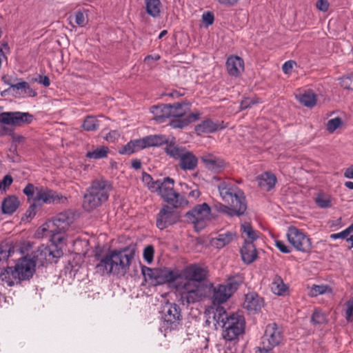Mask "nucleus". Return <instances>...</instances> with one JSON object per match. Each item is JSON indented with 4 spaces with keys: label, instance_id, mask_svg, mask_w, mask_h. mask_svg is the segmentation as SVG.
<instances>
[{
    "label": "nucleus",
    "instance_id": "9b49d317",
    "mask_svg": "<svg viewBox=\"0 0 353 353\" xmlns=\"http://www.w3.org/2000/svg\"><path fill=\"white\" fill-rule=\"evenodd\" d=\"M185 217L194 225L197 230H201L205 225V221L212 219L211 208L206 203L196 205L185 214Z\"/></svg>",
    "mask_w": 353,
    "mask_h": 353
},
{
    "label": "nucleus",
    "instance_id": "c85d7f7f",
    "mask_svg": "<svg viewBox=\"0 0 353 353\" xmlns=\"http://www.w3.org/2000/svg\"><path fill=\"white\" fill-rule=\"evenodd\" d=\"M257 182L262 190L269 192L274 188L276 178L274 174L266 172L257 177Z\"/></svg>",
    "mask_w": 353,
    "mask_h": 353
},
{
    "label": "nucleus",
    "instance_id": "a878e982",
    "mask_svg": "<svg viewBox=\"0 0 353 353\" xmlns=\"http://www.w3.org/2000/svg\"><path fill=\"white\" fill-rule=\"evenodd\" d=\"M263 306V299L256 292H250L245 295L243 307L251 312H257Z\"/></svg>",
    "mask_w": 353,
    "mask_h": 353
},
{
    "label": "nucleus",
    "instance_id": "49530a36",
    "mask_svg": "<svg viewBox=\"0 0 353 353\" xmlns=\"http://www.w3.org/2000/svg\"><path fill=\"white\" fill-rule=\"evenodd\" d=\"M259 102H260V100L259 98L247 97L241 101L240 108L241 110H245L248 108H250L254 105L257 104Z\"/></svg>",
    "mask_w": 353,
    "mask_h": 353
},
{
    "label": "nucleus",
    "instance_id": "473e14b6",
    "mask_svg": "<svg viewBox=\"0 0 353 353\" xmlns=\"http://www.w3.org/2000/svg\"><path fill=\"white\" fill-rule=\"evenodd\" d=\"M146 141L148 148L150 147H160L163 145L167 144L170 138L166 137V136L163 134H154L146 136Z\"/></svg>",
    "mask_w": 353,
    "mask_h": 353
},
{
    "label": "nucleus",
    "instance_id": "c756f323",
    "mask_svg": "<svg viewBox=\"0 0 353 353\" xmlns=\"http://www.w3.org/2000/svg\"><path fill=\"white\" fill-rule=\"evenodd\" d=\"M20 201L15 195L6 197L1 203V211L4 214L11 215L19 208Z\"/></svg>",
    "mask_w": 353,
    "mask_h": 353
},
{
    "label": "nucleus",
    "instance_id": "1a4fd4ad",
    "mask_svg": "<svg viewBox=\"0 0 353 353\" xmlns=\"http://www.w3.org/2000/svg\"><path fill=\"white\" fill-rule=\"evenodd\" d=\"M181 299L187 304L200 301L205 296V285H195L192 282H179L175 285Z\"/></svg>",
    "mask_w": 353,
    "mask_h": 353
},
{
    "label": "nucleus",
    "instance_id": "6ab92c4d",
    "mask_svg": "<svg viewBox=\"0 0 353 353\" xmlns=\"http://www.w3.org/2000/svg\"><path fill=\"white\" fill-rule=\"evenodd\" d=\"M172 206L163 205L157 215L156 225L160 230H164L174 224L179 219V216L174 212Z\"/></svg>",
    "mask_w": 353,
    "mask_h": 353
},
{
    "label": "nucleus",
    "instance_id": "ddd939ff",
    "mask_svg": "<svg viewBox=\"0 0 353 353\" xmlns=\"http://www.w3.org/2000/svg\"><path fill=\"white\" fill-rule=\"evenodd\" d=\"M286 236L288 241L296 250L307 253L312 250V245L310 239L296 227H289Z\"/></svg>",
    "mask_w": 353,
    "mask_h": 353
},
{
    "label": "nucleus",
    "instance_id": "e2e57ef3",
    "mask_svg": "<svg viewBox=\"0 0 353 353\" xmlns=\"http://www.w3.org/2000/svg\"><path fill=\"white\" fill-rule=\"evenodd\" d=\"M35 81L39 82L45 87H48L50 85V80L47 76L38 75V77L35 79Z\"/></svg>",
    "mask_w": 353,
    "mask_h": 353
},
{
    "label": "nucleus",
    "instance_id": "2eb2a0df",
    "mask_svg": "<svg viewBox=\"0 0 353 353\" xmlns=\"http://www.w3.org/2000/svg\"><path fill=\"white\" fill-rule=\"evenodd\" d=\"M34 262L30 256H26L20 259L13 267V273L16 276L17 283L31 279L35 272Z\"/></svg>",
    "mask_w": 353,
    "mask_h": 353
},
{
    "label": "nucleus",
    "instance_id": "a18cd8bd",
    "mask_svg": "<svg viewBox=\"0 0 353 353\" xmlns=\"http://www.w3.org/2000/svg\"><path fill=\"white\" fill-rule=\"evenodd\" d=\"M343 123L342 119L340 117H336L330 119L327 123V130L330 132H334Z\"/></svg>",
    "mask_w": 353,
    "mask_h": 353
},
{
    "label": "nucleus",
    "instance_id": "0eeeda50",
    "mask_svg": "<svg viewBox=\"0 0 353 353\" xmlns=\"http://www.w3.org/2000/svg\"><path fill=\"white\" fill-rule=\"evenodd\" d=\"M174 180L169 176L161 180L157 193L167 203L174 208L188 205V201L181 194L174 190Z\"/></svg>",
    "mask_w": 353,
    "mask_h": 353
},
{
    "label": "nucleus",
    "instance_id": "58836bf2",
    "mask_svg": "<svg viewBox=\"0 0 353 353\" xmlns=\"http://www.w3.org/2000/svg\"><path fill=\"white\" fill-rule=\"evenodd\" d=\"M82 126L86 131H95L99 128V121L94 116H88L85 117Z\"/></svg>",
    "mask_w": 353,
    "mask_h": 353
},
{
    "label": "nucleus",
    "instance_id": "cd10ccee",
    "mask_svg": "<svg viewBox=\"0 0 353 353\" xmlns=\"http://www.w3.org/2000/svg\"><path fill=\"white\" fill-rule=\"evenodd\" d=\"M219 123L214 122L211 119H205L195 126V132L197 134L213 133L219 129H223Z\"/></svg>",
    "mask_w": 353,
    "mask_h": 353
},
{
    "label": "nucleus",
    "instance_id": "680f3d73",
    "mask_svg": "<svg viewBox=\"0 0 353 353\" xmlns=\"http://www.w3.org/2000/svg\"><path fill=\"white\" fill-rule=\"evenodd\" d=\"M161 179H158L156 181L152 180L149 185H145L148 190L152 192H157L158 189H159V184Z\"/></svg>",
    "mask_w": 353,
    "mask_h": 353
},
{
    "label": "nucleus",
    "instance_id": "a19ab883",
    "mask_svg": "<svg viewBox=\"0 0 353 353\" xmlns=\"http://www.w3.org/2000/svg\"><path fill=\"white\" fill-rule=\"evenodd\" d=\"M272 291L277 295H283L284 293L287 291L288 288L284 284L283 281L279 278L276 281H274L272 283Z\"/></svg>",
    "mask_w": 353,
    "mask_h": 353
},
{
    "label": "nucleus",
    "instance_id": "4be33fe9",
    "mask_svg": "<svg viewBox=\"0 0 353 353\" xmlns=\"http://www.w3.org/2000/svg\"><path fill=\"white\" fill-rule=\"evenodd\" d=\"M201 160L208 170L214 172H221L225 165L221 158L210 153L203 154Z\"/></svg>",
    "mask_w": 353,
    "mask_h": 353
},
{
    "label": "nucleus",
    "instance_id": "c03bdc74",
    "mask_svg": "<svg viewBox=\"0 0 353 353\" xmlns=\"http://www.w3.org/2000/svg\"><path fill=\"white\" fill-rule=\"evenodd\" d=\"M118 152L120 154H124V155H130L134 152H137V151L135 150L133 140H131L125 145L121 146L119 149Z\"/></svg>",
    "mask_w": 353,
    "mask_h": 353
},
{
    "label": "nucleus",
    "instance_id": "4d7b16f0",
    "mask_svg": "<svg viewBox=\"0 0 353 353\" xmlns=\"http://www.w3.org/2000/svg\"><path fill=\"white\" fill-rule=\"evenodd\" d=\"M350 233L347 229V228L346 229H345L344 230L339 232V233H333V234H331L330 236V238L332 239H347V237L348 236H350Z\"/></svg>",
    "mask_w": 353,
    "mask_h": 353
},
{
    "label": "nucleus",
    "instance_id": "e433bc0d",
    "mask_svg": "<svg viewBox=\"0 0 353 353\" xmlns=\"http://www.w3.org/2000/svg\"><path fill=\"white\" fill-rule=\"evenodd\" d=\"M108 148L106 146H101L92 151H88L85 157L88 159H100L105 158L108 153Z\"/></svg>",
    "mask_w": 353,
    "mask_h": 353
},
{
    "label": "nucleus",
    "instance_id": "5fc2aeb1",
    "mask_svg": "<svg viewBox=\"0 0 353 353\" xmlns=\"http://www.w3.org/2000/svg\"><path fill=\"white\" fill-rule=\"evenodd\" d=\"M346 306L345 318L346 320L350 322L352 321V316L353 314V297L347 301Z\"/></svg>",
    "mask_w": 353,
    "mask_h": 353
},
{
    "label": "nucleus",
    "instance_id": "0e129e2a",
    "mask_svg": "<svg viewBox=\"0 0 353 353\" xmlns=\"http://www.w3.org/2000/svg\"><path fill=\"white\" fill-rule=\"evenodd\" d=\"M315 6L319 10L322 12L327 11L330 7L329 1H316Z\"/></svg>",
    "mask_w": 353,
    "mask_h": 353
},
{
    "label": "nucleus",
    "instance_id": "37998d69",
    "mask_svg": "<svg viewBox=\"0 0 353 353\" xmlns=\"http://www.w3.org/2000/svg\"><path fill=\"white\" fill-rule=\"evenodd\" d=\"M13 250L11 246L7 243L0 244V261H6Z\"/></svg>",
    "mask_w": 353,
    "mask_h": 353
},
{
    "label": "nucleus",
    "instance_id": "412c9836",
    "mask_svg": "<svg viewBox=\"0 0 353 353\" xmlns=\"http://www.w3.org/2000/svg\"><path fill=\"white\" fill-rule=\"evenodd\" d=\"M187 148L183 145H179L176 140V138L172 137L168 140L164 152L170 158L179 161L183 154L187 151Z\"/></svg>",
    "mask_w": 353,
    "mask_h": 353
},
{
    "label": "nucleus",
    "instance_id": "b1692460",
    "mask_svg": "<svg viewBox=\"0 0 353 353\" xmlns=\"http://www.w3.org/2000/svg\"><path fill=\"white\" fill-rule=\"evenodd\" d=\"M50 253V250L48 247L41 245L30 254H28V256H30V259L34 262L35 265H39L43 266L46 263H52Z\"/></svg>",
    "mask_w": 353,
    "mask_h": 353
},
{
    "label": "nucleus",
    "instance_id": "393cba45",
    "mask_svg": "<svg viewBox=\"0 0 353 353\" xmlns=\"http://www.w3.org/2000/svg\"><path fill=\"white\" fill-rule=\"evenodd\" d=\"M225 65L228 74L232 77H237L244 70V61L238 56L229 57Z\"/></svg>",
    "mask_w": 353,
    "mask_h": 353
},
{
    "label": "nucleus",
    "instance_id": "f03ea898",
    "mask_svg": "<svg viewBox=\"0 0 353 353\" xmlns=\"http://www.w3.org/2000/svg\"><path fill=\"white\" fill-rule=\"evenodd\" d=\"M135 252V246L130 245L111 250L102 256L97 254L96 258L99 261L96 265L97 272L101 275L124 276L129 270Z\"/></svg>",
    "mask_w": 353,
    "mask_h": 353
},
{
    "label": "nucleus",
    "instance_id": "603ef678",
    "mask_svg": "<svg viewBox=\"0 0 353 353\" xmlns=\"http://www.w3.org/2000/svg\"><path fill=\"white\" fill-rule=\"evenodd\" d=\"M12 181L13 179L11 175H5L3 179L0 181V191L5 192L11 185Z\"/></svg>",
    "mask_w": 353,
    "mask_h": 353
},
{
    "label": "nucleus",
    "instance_id": "39448f33",
    "mask_svg": "<svg viewBox=\"0 0 353 353\" xmlns=\"http://www.w3.org/2000/svg\"><path fill=\"white\" fill-rule=\"evenodd\" d=\"M141 273L145 281L150 282L153 285L172 283L181 278V273L178 270L169 268H150L142 265Z\"/></svg>",
    "mask_w": 353,
    "mask_h": 353
},
{
    "label": "nucleus",
    "instance_id": "aec40b11",
    "mask_svg": "<svg viewBox=\"0 0 353 353\" xmlns=\"http://www.w3.org/2000/svg\"><path fill=\"white\" fill-rule=\"evenodd\" d=\"M230 206L225 205L221 203H214L212 208L216 212L228 215L230 217L241 216L243 215L247 210L244 205H237L232 203H228Z\"/></svg>",
    "mask_w": 353,
    "mask_h": 353
},
{
    "label": "nucleus",
    "instance_id": "2f4dec72",
    "mask_svg": "<svg viewBox=\"0 0 353 353\" xmlns=\"http://www.w3.org/2000/svg\"><path fill=\"white\" fill-rule=\"evenodd\" d=\"M235 236V232L228 231L225 233L219 234L216 237L212 239L211 243L216 248L221 249L230 243Z\"/></svg>",
    "mask_w": 353,
    "mask_h": 353
},
{
    "label": "nucleus",
    "instance_id": "864d4df0",
    "mask_svg": "<svg viewBox=\"0 0 353 353\" xmlns=\"http://www.w3.org/2000/svg\"><path fill=\"white\" fill-rule=\"evenodd\" d=\"M133 141L134 144L135 150L137 152L148 148L145 137L141 139H134L133 140Z\"/></svg>",
    "mask_w": 353,
    "mask_h": 353
},
{
    "label": "nucleus",
    "instance_id": "a211bd4d",
    "mask_svg": "<svg viewBox=\"0 0 353 353\" xmlns=\"http://www.w3.org/2000/svg\"><path fill=\"white\" fill-rule=\"evenodd\" d=\"M40 201L46 204H63L68 202V198L53 190L46 188H41L34 199V201Z\"/></svg>",
    "mask_w": 353,
    "mask_h": 353
},
{
    "label": "nucleus",
    "instance_id": "c9c22d12",
    "mask_svg": "<svg viewBox=\"0 0 353 353\" xmlns=\"http://www.w3.org/2000/svg\"><path fill=\"white\" fill-rule=\"evenodd\" d=\"M11 88L13 90H16L17 93L19 94V91L21 90L23 95L27 94L32 97H36L37 95V92L32 89L28 83L26 81H21L15 84L12 83V85H11Z\"/></svg>",
    "mask_w": 353,
    "mask_h": 353
},
{
    "label": "nucleus",
    "instance_id": "7c9ffc66",
    "mask_svg": "<svg viewBox=\"0 0 353 353\" xmlns=\"http://www.w3.org/2000/svg\"><path fill=\"white\" fill-rule=\"evenodd\" d=\"M241 236L244 239V243H252L257 240L260 236V232L254 230L252 226L247 222L241 225Z\"/></svg>",
    "mask_w": 353,
    "mask_h": 353
},
{
    "label": "nucleus",
    "instance_id": "052dcab7",
    "mask_svg": "<svg viewBox=\"0 0 353 353\" xmlns=\"http://www.w3.org/2000/svg\"><path fill=\"white\" fill-rule=\"evenodd\" d=\"M274 347H267L261 343V345L255 348V353H274Z\"/></svg>",
    "mask_w": 353,
    "mask_h": 353
},
{
    "label": "nucleus",
    "instance_id": "f8f14e48",
    "mask_svg": "<svg viewBox=\"0 0 353 353\" xmlns=\"http://www.w3.org/2000/svg\"><path fill=\"white\" fill-rule=\"evenodd\" d=\"M74 214L69 212L65 211L58 214L50 223L48 228L52 233V238L54 241H61L62 237L56 236L61 234L68 228V227L74 221Z\"/></svg>",
    "mask_w": 353,
    "mask_h": 353
},
{
    "label": "nucleus",
    "instance_id": "774afa93",
    "mask_svg": "<svg viewBox=\"0 0 353 353\" xmlns=\"http://www.w3.org/2000/svg\"><path fill=\"white\" fill-rule=\"evenodd\" d=\"M14 134L13 130L8 127L0 125V136L12 135Z\"/></svg>",
    "mask_w": 353,
    "mask_h": 353
},
{
    "label": "nucleus",
    "instance_id": "bb28decb",
    "mask_svg": "<svg viewBox=\"0 0 353 353\" xmlns=\"http://www.w3.org/2000/svg\"><path fill=\"white\" fill-rule=\"evenodd\" d=\"M242 260L246 264H250L254 262L258 255L257 251L254 243H244L240 250Z\"/></svg>",
    "mask_w": 353,
    "mask_h": 353
},
{
    "label": "nucleus",
    "instance_id": "338daca9",
    "mask_svg": "<svg viewBox=\"0 0 353 353\" xmlns=\"http://www.w3.org/2000/svg\"><path fill=\"white\" fill-rule=\"evenodd\" d=\"M295 64V62L293 61H288L284 63L282 66V70L285 74L289 73L292 69L293 68V65Z\"/></svg>",
    "mask_w": 353,
    "mask_h": 353
},
{
    "label": "nucleus",
    "instance_id": "72a5a7b5",
    "mask_svg": "<svg viewBox=\"0 0 353 353\" xmlns=\"http://www.w3.org/2000/svg\"><path fill=\"white\" fill-rule=\"evenodd\" d=\"M298 99L301 104L308 108H312L316 103V95L310 90L300 94Z\"/></svg>",
    "mask_w": 353,
    "mask_h": 353
},
{
    "label": "nucleus",
    "instance_id": "20e7f679",
    "mask_svg": "<svg viewBox=\"0 0 353 353\" xmlns=\"http://www.w3.org/2000/svg\"><path fill=\"white\" fill-rule=\"evenodd\" d=\"M112 185L104 179H97L91 182L83 196V208L91 212L101 206L109 198Z\"/></svg>",
    "mask_w": 353,
    "mask_h": 353
},
{
    "label": "nucleus",
    "instance_id": "6e6d98bb",
    "mask_svg": "<svg viewBox=\"0 0 353 353\" xmlns=\"http://www.w3.org/2000/svg\"><path fill=\"white\" fill-rule=\"evenodd\" d=\"M74 21L78 26L81 27L84 26L85 25V17L84 14L81 11L76 12L74 14Z\"/></svg>",
    "mask_w": 353,
    "mask_h": 353
},
{
    "label": "nucleus",
    "instance_id": "dca6fc26",
    "mask_svg": "<svg viewBox=\"0 0 353 353\" xmlns=\"http://www.w3.org/2000/svg\"><path fill=\"white\" fill-rule=\"evenodd\" d=\"M283 335L282 328L276 323H270L265 327L261 343L267 347H275L279 345L283 341Z\"/></svg>",
    "mask_w": 353,
    "mask_h": 353
},
{
    "label": "nucleus",
    "instance_id": "f257e3e1",
    "mask_svg": "<svg viewBox=\"0 0 353 353\" xmlns=\"http://www.w3.org/2000/svg\"><path fill=\"white\" fill-rule=\"evenodd\" d=\"M190 103L188 101L176 102L172 104H158L150 108L154 119L159 123L170 119L169 125L174 129H183L190 123L197 121L199 112L189 113Z\"/></svg>",
    "mask_w": 353,
    "mask_h": 353
},
{
    "label": "nucleus",
    "instance_id": "4c0bfd02",
    "mask_svg": "<svg viewBox=\"0 0 353 353\" xmlns=\"http://www.w3.org/2000/svg\"><path fill=\"white\" fill-rule=\"evenodd\" d=\"M161 1H146V12L152 17L159 16L161 12Z\"/></svg>",
    "mask_w": 353,
    "mask_h": 353
},
{
    "label": "nucleus",
    "instance_id": "3c124183",
    "mask_svg": "<svg viewBox=\"0 0 353 353\" xmlns=\"http://www.w3.org/2000/svg\"><path fill=\"white\" fill-rule=\"evenodd\" d=\"M48 248L50 250V256L52 262L54 259H59L63 256L62 250L58 248L57 245H52L50 246H48Z\"/></svg>",
    "mask_w": 353,
    "mask_h": 353
},
{
    "label": "nucleus",
    "instance_id": "6e6552de",
    "mask_svg": "<svg viewBox=\"0 0 353 353\" xmlns=\"http://www.w3.org/2000/svg\"><path fill=\"white\" fill-rule=\"evenodd\" d=\"M182 315L180 307L176 303H168L161 314V330L165 333L177 330L181 325Z\"/></svg>",
    "mask_w": 353,
    "mask_h": 353
},
{
    "label": "nucleus",
    "instance_id": "8fccbe9b",
    "mask_svg": "<svg viewBox=\"0 0 353 353\" xmlns=\"http://www.w3.org/2000/svg\"><path fill=\"white\" fill-rule=\"evenodd\" d=\"M154 254V247L151 245L146 246L143 250V259L148 263H151L153 261Z\"/></svg>",
    "mask_w": 353,
    "mask_h": 353
},
{
    "label": "nucleus",
    "instance_id": "13d9d810",
    "mask_svg": "<svg viewBox=\"0 0 353 353\" xmlns=\"http://www.w3.org/2000/svg\"><path fill=\"white\" fill-rule=\"evenodd\" d=\"M275 245L283 253L288 254L292 251V250L287 246L283 241L275 240Z\"/></svg>",
    "mask_w": 353,
    "mask_h": 353
},
{
    "label": "nucleus",
    "instance_id": "69168bd1",
    "mask_svg": "<svg viewBox=\"0 0 353 353\" xmlns=\"http://www.w3.org/2000/svg\"><path fill=\"white\" fill-rule=\"evenodd\" d=\"M34 186L32 183H28L24 188L23 192L28 197L34 195Z\"/></svg>",
    "mask_w": 353,
    "mask_h": 353
},
{
    "label": "nucleus",
    "instance_id": "f3484780",
    "mask_svg": "<svg viewBox=\"0 0 353 353\" xmlns=\"http://www.w3.org/2000/svg\"><path fill=\"white\" fill-rule=\"evenodd\" d=\"M207 268L199 265L193 264L187 266L181 272V277L185 279V282H192L194 284H202L201 283L207 279Z\"/></svg>",
    "mask_w": 353,
    "mask_h": 353
},
{
    "label": "nucleus",
    "instance_id": "79ce46f5",
    "mask_svg": "<svg viewBox=\"0 0 353 353\" xmlns=\"http://www.w3.org/2000/svg\"><path fill=\"white\" fill-rule=\"evenodd\" d=\"M327 321L326 316L319 310H315L312 316L311 322L314 325H322Z\"/></svg>",
    "mask_w": 353,
    "mask_h": 353
},
{
    "label": "nucleus",
    "instance_id": "4468645a",
    "mask_svg": "<svg viewBox=\"0 0 353 353\" xmlns=\"http://www.w3.org/2000/svg\"><path fill=\"white\" fill-rule=\"evenodd\" d=\"M34 115L19 111L3 112L0 114V123L12 127H21L30 124Z\"/></svg>",
    "mask_w": 353,
    "mask_h": 353
},
{
    "label": "nucleus",
    "instance_id": "ea45409f",
    "mask_svg": "<svg viewBox=\"0 0 353 353\" xmlns=\"http://www.w3.org/2000/svg\"><path fill=\"white\" fill-rule=\"evenodd\" d=\"M315 203L318 207L322 209L330 208L332 206L331 196L319 193L315 198Z\"/></svg>",
    "mask_w": 353,
    "mask_h": 353
},
{
    "label": "nucleus",
    "instance_id": "09e8293b",
    "mask_svg": "<svg viewBox=\"0 0 353 353\" xmlns=\"http://www.w3.org/2000/svg\"><path fill=\"white\" fill-rule=\"evenodd\" d=\"M201 19L205 28L212 25L214 21V14L212 11L204 12L201 16Z\"/></svg>",
    "mask_w": 353,
    "mask_h": 353
},
{
    "label": "nucleus",
    "instance_id": "de8ad7c7",
    "mask_svg": "<svg viewBox=\"0 0 353 353\" xmlns=\"http://www.w3.org/2000/svg\"><path fill=\"white\" fill-rule=\"evenodd\" d=\"M329 290H330V288L327 285H314L310 290V294L312 296H316L319 294H323Z\"/></svg>",
    "mask_w": 353,
    "mask_h": 353
},
{
    "label": "nucleus",
    "instance_id": "7ed1b4c3",
    "mask_svg": "<svg viewBox=\"0 0 353 353\" xmlns=\"http://www.w3.org/2000/svg\"><path fill=\"white\" fill-rule=\"evenodd\" d=\"M212 312L215 325H219L223 329L222 336L224 340L236 341L244 334L245 320L243 315L234 312L228 314L223 306L212 309Z\"/></svg>",
    "mask_w": 353,
    "mask_h": 353
},
{
    "label": "nucleus",
    "instance_id": "f704fd0d",
    "mask_svg": "<svg viewBox=\"0 0 353 353\" xmlns=\"http://www.w3.org/2000/svg\"><path fill=\"white\" fill-rule=\"evenodd\" d=\"M0 279L8 286H12L15 283L18 284L16 276L13 273V267L8 266L0 273Z\"/></svg>",
    "mask_w": 353,
    "mask_h": 353
},
{
    "label": "nucleus",
    "instance_id": "423d86ee",
    "mask_svg": "<svg viewBox=\"0 0 353 353\" xmlns=\"http://www.w3.org/2000/svg\"><path fill=\"white\" fill-rule=\"evenodd\" d=\"M242 282V277L236 275L229 277L223 284H220L216 287L212 285L211 288H213L212 302L214 306L212 307V310L218 306H221V303L226 302L232 294L237 290Z\"/></svg>",
    "mask_w": 353,
    "mask_h": 353
},
{
    "label": "nucleus",
    "instance_id": "9d476101",
    "mask_svg": "<svg viewBox=\"0 0 353 353\" xmlns=\"http://www.w3.org/2000/svg\"><path fill=\"white\" fill-rule=\"evenodd\" d=\"M217 188L223 201L247 207L244 192L233 183L223 181L218 184Z\"/></svg>",
    "mask_w": 353,
    "mask_h": 353
},
{
    "label": "nucleus",
    "instance_id": "bf43d9fd",
    "mask_svg": "<svg viewBox=\"0 0 353 353\" xmlns=\"http://www.w3.org/2000/svg\"><path fill=\"white\" fill-rule=\"evenodd\" d=\"M36 202L34 201L32 203L26 210L25 216L27 219H32L35 216L38 208Z\"/></svg>",
    "mask_w": 353,
    "mask_h": 353
},
{
    "label": "nucleus",
    "instance_id": "5701e85b",
    "mask_svg": "<svg viewBox=\"0 0 353 353\" xmlns=\"http://www.w3.org/2000/svg\"><path fill=\"white\" fill-rule=\"evenodd\" d=\"M199 160L196 156L188 150L178 161V166L183 171H193L198 166Z\"/></svg>",
    "mask_w": 353,
    "mask_h": 353
}]
</instances>
